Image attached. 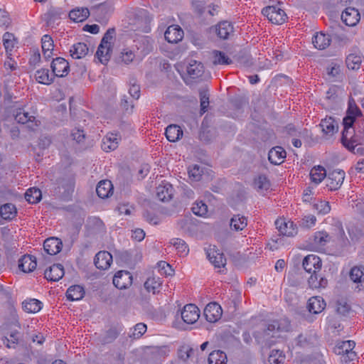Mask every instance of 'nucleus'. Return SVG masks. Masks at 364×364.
Listing matches in <instances>:
<instances>
[{"instance_id":"aec40b11","label":"nucleus","mask_w":364,"mask_h":364,"mask_svg":"<svg viewBox=\"0 0 364 364\" xmlns=\"http://www.w3.org/2000/svg\"><path fill=\"white\" fill-rule=\"evenodd\" d=\"M63 247L61 240L57 237L46 239L43 243L44 250L50 255H55L60 252Z\"/></svg>"},{"instance_id":"a18cd8bd","label":"nucleus","mask_w":364,"mask_h":364,"mask_svg":"<svg viewBox=\"0 0 364 364\" xmlns=\"http://www.w3.org/2000/svg\"><path fill=\"white\" fill-rule=\"evenodd\" d=\"M42 197L41 191L37 188H31L25 193L26 200L31 204L38 203Z\"/></svg>"},{"instance_id":"a19ab883","label":"nucleus","mask_w":364,"mask_h":364,"mask_svg":"<svg viewBox=\"0 0 364 364\" xmlns=\"http://www.w3.org/2000/svg\"><path fill=\"white\" fill-rule=\"evenodd\" d=\"M123 328L121 326H115L110 327L105 333L102 342L104 343H112L119 335Z\"/></svg>"},{"instance_id":"864d4df0","label":"nucleus","mask_w":364,"mask_h":364,"mask_svg":"<svg viewBox=\"0 0 364 364\" xmlns=\"http://www.w3.org/2000/svg\"><path fill=\"white\" fill-rule=\"evenodd\" d=\"M20 338V333L18 331H11L9 334V337H4L3 343L6 346L7 348H15Z\"/></svg>"},{"instance_id":"680f3d73","label":"nucleus","mask_w":364,"mask_h":364,"mask_svg":"<svg viewBox=\"0 0 364 364\" xmlns=\"http://www.w3.org/2000/svg\"><path fill=\"white\" fill-rule=\"evenodd\" d=\"M284 360V355L282 351L279 350H272L269 357L270 364H280Z\"/></svg>"},{"instance_id":"37998d69","label":"nucleus","mask_w":364,"mask_h":364,"mask_svg":"<svg viewBox=\"0 0 364 364\" xmlns=\"http://www.w3.org/2000/svg\"><path fill=\"white\" fill-rule=\"evenodd\" d=\"M270 187V182L264 175H260L254 181V188L257 192L263 193Z\"/></svg>"},{"instance_id":"4d7b16f0","label":"nucleus","mask_w":364,"mask_h":364,"mask_svg":"<svg viewBox=\"0 0 364 364\" xmlns=\"http://www.w3.org/2000/svg\"><path fill=\"white\" fill-rule=\"evenodd\" d=\"M327 74L329 79L333 80H338L341 78V68L340 65L336 63H331L329 67L327 68Z\"/></svg>"},{"instance_id":"603ef678","label":"nucleus","mask_w":364,"mask_h":364,"mask_svg":"<svg viewBox=\"0 0 364 364\" xmlns=\"http://www.w3.org/2000/svg\"><path fill=\"white\" fill-rule=\"evenodd\" d=\"M169 243L176 248L181 256L186 255L188 252V245L181 239L173 238L170 240Z\"/></svg>"},{"instance_id":"c756f323","label":"nucleus","mask_w":364,"mask_h":364,"mask_svg":"<svg viewBox=\"0 0 364 364\" xmlns=\"http://www.w3.org/2000/svg\"><path fill=\"white\" fill-rule=\"evenodd\" d=\"M331 42V36L322 32L317 33L312 39L314 46L319 50H324L328 48Z\"/></svg>"},{"instance_id":"7ed1b4c3","label":"nucleus","mask_w":364,"mask_h":364,"mask_svg":"<svg viewBox=\"0 0 364 364\" xmlns=\"http://www.w3.org/2000/svg\"><path fill=\"white\" fill-rule=\"evenodd\" d=\"M262 14L274 24H282L287 19V14L283 9L277 6H269L262 11Z\"/></svg>"},{"instance_id":"20e7f679","label":"nucleus","mask_w":364,"mask_h":364,"mask_svg":"<svg viewBox=\"0 0 364 364\" xmlns=\"http://www.w3.org/2000/svg\"><path fill=\"white\" fill-rule=\"evenodd\" d=\"M13 116L18 123H31L28 127L32 129L38 126V122L36 121V117L33 115L30 114L29 112H26L23 108H17L14 109L13 111Z\"/></svg>"},{"instance_id":"de8ad7c7","label":"nucleus","mask_w":364,"mask_h":364,"mask_svg":"<svg viewBox=\"0 0 364 364\" xmlns=\"http://www.w3.org/2000/svg\"><path fill=\"white\" fill-rule=\"evenodd\" d=\"M350 278L355 283L364 282V267L355 266L350 271Z\"/></svg>"},{"instance_id":"cd10ccee","label":"nucleus","mask_w":364,"mask_h":364,"mask_svg":"<svg viewBox=\"0 0 364 364\" xmlns=\"http://www.w3.org/2000/svg\"><path fill=\"white\" fill-rule=\"evenodd\" d=\"M186 71L191 78L196 79L203 75L204 67L200 62L191 60L186 68Z\"/></svg>"},{"instance_id":"13d9d810","label":"nucleus","mask_w":364,"mask_h":364,"mask_svg":"<svg viewBox=\"0 0 364 364\" xmlns=\"http://www.w3.org/2000/svg\"><path fill=\"white\" fill-rule=\"evenodd\" d=\"M146 325L144 323H139L136 324L132 330V332L129 334V337L133 339H138L141 338L146 331Z\"/></svg>"},{"instance_id":"6e6552de","label":"nucleus","mask_w":364,"mask_h":364,"mask_svg":"<svg viewBox=\"0 0 364 364\" xmlns=\"http://www.w3.org/2000/svg\"><path fill=\"white\" fill-rule=\"evenodd\" d=\"M203 314L208 322L215 323L221 318L223 310L218 303L211 302L205 306Z\"/></svg>"},{"instance_id":"c85d7f7f","label":"nucleus","mask_w":364,"mask_h":364,"mask_svg":"<svg viewBox=\"0 0 364 364\" xmlns=\"http://www.w3.org/2000/svg\"><path fill=\"white\" fill-rule=\"evenodd\" d=\"M89 52V48L85 43L78 42L72 46L70 53L73 58L80 59L85 57Z\"/></svg>"},{"instance_id":"4c0bfd02","label":"nucleus","mask_w":364,"mask_h":364,"mask_svg":"<svg viewBox=\"0 0 364 364\" xmlns=\"http://www.w3.org/2000/svg\"><path fill=\"white\" fill-rule=\"evenodd\" d=\"M16 214V208L12 203H6L0 207V215L4 220H11Z\"/></svg>"},{"instance_id":"774afa93","label":"nucleus","mask_w":364,"mask_h":364,"mask_svg":"<svg viewBox=\"0 0 364 364\" xmlns=\"http://www.w3.org/2000/svg\"><path fill=\"white\" fill-rule=\"evenodd\" d=\"M14 36L12 33L6 32L3 36L4 46L6 50H11L14 48Z\"/></svg>"},{"instance_id":"69168bd1","label":"nucleus","mask_w":364,"mask_h":364,"mask_svg":"<svg viewBox=\"0 0 364 364\" xmlns=\"http://www.w3.org/2000/svg\"><path fill=\"white\" fill-rule=\"evenodd\" d=\"M350 305L343 299L338 300L336 302V311L343 316H346L350 311Z\"/></svg>"},{"instance_id":"58836bf2","label":"nucleus","mask_w":364,"mask_h":364,"mask_svg":"<svg viewBox=\"0 0 364 364\" xmlns=\"http://www.w3.org/2000/svg\"><path fill=\"white\" fill-rule=\"evenodd\" d=\"M310 177L313 183L318 184L326 177V171L321 166H314L310 171Z\"/></svg>"},{"instance_id":"bb28decb","label":"nucleus","mask_w":364,"mask_h":364,"mask_svg":"<svg viewBox=\"0 0 364 364\" xmlns=\"http://www.w3.org/2000/svg\"><path fill=\"white\" fill-rule=\"evenodd\" d=\"M326 307V302L320 296H313L308 301L307 308L310 313L315 314L321 313Z\"/></svg>"},{"instance_id":"f3484780","label":"nucleus","mask_w":364,"mask_h":364,"mask_svg":"<svg viewBox=\"0 0 364 364\" xmlns=\"http://www.w3.org/2000/svg\"><path fill=\"white\" fill-rule=\"evenodd\" d=\"M112 262V255L107 251L99 252L95 257L94 263L97 269H107Z\"/></svg>"},{"instance_id":"0eeeda50","label":"nucleus","mask_w":364,"mask_h":364,"mask_svg":"<svg viewBox=\"0 0 364 364\" xmlns=\"http://www.w3.org/2000/svg\"><path fill=\"white\" fill-rule=\"evenodd\" d=\"M50 67L52 69V73L55 77L66 76L70 70L68 62L65 59L60 57L53 59Z\"/></svg>"},{"instance_id":"3c124183","label":"nucleus","mask_w":364,"mask_h":364,"mask_svg":"<svg viewBox=\"0 0 364 364\" xmlns=\"http://www.w3.org/2000/svg\"><path fill=\"white\" fill-rule=\"evenodd\" d=\"M213 55L214 65H230L232 63V60L222 51L214 50Z\"/></svg>"},{"instance_id":"a878e982","label":"nucleus","mask_w":364,"mask_h":364,"mask_svg":"<svg viewBox=\"0 0 364 364\" xmlns=\"http://www.w3.org/2000/svg\"><path fill=\"white\" fill-rule=\"evenodd\" d=\"M119 137L113 133L107 134L102 139V149L108 152L118 147Z\"/></svg>"},{"instance_id":"5701e85b","label":"nucleus","mask_w":364,"mask_h":364,"mask_svg":"<svg viewBox=\"0 0 364 364\" xmlns=\"http://www.w3.org/2000/svg\"><path fill=\"white\" fill-rule=\"evenodd\" d=\"M320 127H321L323 134L328 136L333 135L338 130V123L331 117L321 119Z\"/></svg>"},{"instance_id":"49530a36","label":"nucleus","mask_w":364,"mask_h":364,"mask_svg":"<svg viewBox=\"0 0 364 364\" xmlns=\"http://www.w3.org/2000/svg\"><path fill=\"white\" fill-rule=\"evenodd\" d=\"M111 47L100 43L96 52V56L100 62L105 64L110 58Z\"/></svg>"},{"instance_id":"2eb2a0df","label":"nucleus","mask_w":364,"mask_h":364,"mask_svg":"<svg viewBox=\"0 0 364 364\" xmlns=\"http://www.w3.org/2000/svg\"><path fill=\"white\" fill-rule=\"evenodd\" d=\"M341 18L346 26H354L359 22L360 16L357 9L348 7L342 13Z\"/></svg>"},{"instance_id":"7c9ffc66","label":"nucleus","mask_w":364,"mask_h":364,"mask_svg":"<svg viewBox=\"0 0 364 364\" xmlns=\"http://www.w3.org/2000/svg\"><path fill=\"white\" fill-rule=\"evenodd\" d=\"M215 32L221 39H228L233 33V26L230 22L224 21L220 22L215 27Z\"/></svg>"},{"instance_id":"423d86ee","label":"nucleus","mask_w":364,"mask_h":364,"mask_svg":"<svg viewBox=\"0 0 364 364\" xmlns=\"http://www.w3.org/2000/svg\"><path fill=\"white\" fill-rule=\"evenodd\" d=\"M345 178V172L343 170H333L327 176L326 186L330 191L338 190L342 185Z\"/></svg>"},{"instance_id":"ddd939ff","label":"nucleus","mask_w":364,"mask_h":364,"mask_svg":"<svg viewBox=\"0 0 364 364\" xmlns=\"http://www.w3.org/2000/svg\"><path fill=\"white\" fill-rule=\"evenodd\" d=\"M290 328V323L286 318H282L279 320L272 321L271 323H269L264 331L265 334L269 336L272 333V336L274 337L275 332L288 331Z\"/></svg>"},{"instance_id":"9d476101","label":"nucleus","mask_w":364,"mask_h":364,"mask_svg":"<svg viewBox=\"0 0 364 364\" xmlns=\"http://www.w3.org/2000/svg\"><path fill=\"white\" fill-rule=\"evenodd\" d=\"M207 257L216 268L225 267L226 259L215 246L209 247L206 250Z\"/></svg>"},{"instance_id":"8fccbe9b","label":"nucleus","mask_w":364,"mask_h":364,"mask_svg":"<svg viewBox=\"0 0 364 364\" xmlns=\"http://www.w3.org/2000/svg\"><path fill=\"white\" fill-rule=\"evenodd\" d=\"M247 225V218L240 215H235L230 220V227L237 231L243 230Z\"/></svg>"},{"instance_id":"a211bd4d","label":"nucleus","mask_w":364,"mask_h":364,"mask_svg":"<svg viewBox=\"0 0 364 364\" xmlns=\"http://www.w3.org/2000/svg\"><path fill=\"white\" fill-rule=\"evenodd\" d=\"M64 273L63 265L60 264H55L46 269L44 277L48 281L57 282L63 277Z\"/></svg>"},{"instance_id":"e433bc0d","label":"nucleus","mask_w":364,"mask_h":364,"mask_svg":"<svg viewBox=\"0 0 364 364\" xmlns=\"http://www.w3.org/2000/svg\"><path fill=\"white\" fill-rule=\"evenodd\" d=\"M85 290L80 285H73L70 287L66 291V296L68 300L78 301L83 298Z\"/></svg>"},{"instance_id":"09e8293b","label":"nucleus","mask_w":364,"mask_h":364,"mask_svg":"<svg viewBox=\"0 0 364 364\" xmlns=\"http://www.w3.org/2000/svg\"><path fill=\"white\" fill-rule=\"evenodd\" d=\"M362 63V57L354 53L349 54L346 59V63L348 69L358 70Z\"/></svg>"},{"instance_id":"6e6d98bb","label":"nucleus","mask_w":364,"mask_h":364,"mask_svg":"<svg viewBox=\"0 0 364 364\" xmlns=\"http://www.w3.org/2000/svg\"><path fill=\"white\" fill-rule=\"evenodd\" d=\"M226 355L220 351H214L210 353L208 357L209 364H225Z\"/></svg>"},{"instance_id":"052dcab7","label":"nucleus","mask_w":364,"mask_h":364,"mask_svg":"<svg viewBox=\"0 0 364 364\" xmlns=\"http://www.w3.org/2000/svg\"><path fill=\"white\" fill-rule=\"evenodd\" d=\"M313 208L318 214L323 215L328 213L331 210L328 202L325 200H318L317 203H314Z\"/></svg>"},{"instance_id":"9b49d317","label":"nucleus","mask_w":364,"mask_h":364,"mask_svg":"<svg viewBox=\"0 0 364 364\" xmlns=\"http://www.w3.org/2000/svg\"><path fill=\"white\" fill-rule=\"evenodd\" d=\"M302 265L306 272L315 273L321 271L322 263L319 257L309 255L304 258Z\"/></svg>"},{"instance_id":"393cba45","label":"nucleus","mask_w":364,"mask_h":364,"mask_svg":"<svg viewBox=\"0 0 364 364\" xmlns=\"http://www.w3.org/2000/svg\"><path fill=\"white\" fill-rule=\"evenodd\" d=\"M334 234L336 237L337 242L341 247H347L350 245V241L346 235L341 222L337 221L334 224Z\"/></svg>"},{"instance_id":"473e14b6","label":"nucleus","mask_w":364,"mask_h":364,"mask_svg":"<svg viewBox=\"0 0 364 364\" xmlns=\"http://www.w3.org/2000/svg\"><path fill=\"white\" fill-rule=\"evenodd\" d=\"M165 134L169 141L175 142L183 136V131L179 126L171 124L166 129Z\"/></svg>"},{"instance_id":"dca6fc26","label":"nucleus","mask_w":364,"mask_h":364,"mask_svg":"<svg viewBox=\"0 0 364 364\" xmlns=\"http://www.w3.org/2000/svg\"><path fill=\"white\" fill-rule=\"evenodd\" d=\"M275 225L280 235L292 237L297 232L293 222H286L284 219H277L275 221Z\"/></svg>"},{"instance_id":"338daca9","label":"nucleus","mask_w":364,"mask_h":364,"mask_svg":"<svg viewBox=\"0 0 364 364\" xmlns=\"http://www.w3.org/2000/svg\"><path fill=\"white\" fill-rule=\"evenodd\" d=\"M42 50H53L54 45L52 38L49 35H44L41 39Z\"/></svg>"},{"instance_id":"c03bdc74","label":"nucleus","mask_w":364,"mask_h":364,"mask_svg":"<svg viewBox=\"0 0 364 364\" xmlns=\"http://www.w3.org/2000/svg\"><path fill=\"white\" fill-rule=\"evenodd\" d=\"M22 307L27 313H36L41 309V302L35 299L26 300L22 303Z\"/></svg>"},{"instance_id":"bf43d9fd","label":"nucleus","mask_w":364,"mask_h":364,"mask_svg":"<svg viewBox=\"0 0 364 364\" xmlns=\"http://www.w3.org/2000/svg\"><path fill=\"white\" fill-rule=\"evenodd\" d=\"M188 173L190 178L193 181H198L201 178L203 168L198 165H193V166L188 167Z\"/></svg>"},{"instance_id":"f03ea898","label":"nucleus","mask_w":364,"mask_h":364,"mask_svg":"<svg viewBox=\"0 0 364 364\" xmlns=\"http://www.w3.org/2000/svg\"><path fill=\"white\" fill-rule=\"evenodd\" d=\"M75 181L71 176H64L57 179L54 193L55 195L67 198L74 191Z\"/></svg>"},{"instance_id":"412c9836","label":"nucleus","mask_w":364,"mask_h":364,"mask_svg":"<svg viewBox=\"0 0 364 364\" xmlns=\"http://www.w3.org/2000/svg\"><path fill=\"white\" fill-rule=\"evenodd\" d=\"M286 156V151L282 146L273 147L268 153V159L274 165L282 164Z\"/></svg>"},{"instance_id":"0e129e2a","label":"nucleus","mask_w":364,"mask_h":364,"mask_svg":"<svg viewBox=\"0 0 364 364\" xmlns=\"http://www.w3.org/2000/svg\"><path fill=\"white\" fill-rule=\"evenodd\" d=\"M330 240V236L326 232H318L314 235V242L318 245H325Z\"/></svg>"},{"instance_id":"1a4fd4ad","label":"nucleus","mask_w":364,"mask_h":364,"mask_svg":"<svg viewBox=\"0 0 364 364\" xmlns=\"http://www.w3.org/2000/svg\"><path fill=\"white\" fill-rule=\"evenodd\" d=\"M132 284V275L128 271H119L113 277V284L119 289L129 287Z\"/></svg>"},{"instance_id":"ea45409f","label":"nucleus","mask_w":364,"mask_h":364,"mask_svg":"<svg viewBox=\"0 0 364 364\" xmlns=\"http://www.w3.org/2000/svg\"><path fill=\"white\" fill-rule=\"evenodd\" d=\"M97 17L105 19L108 16L112 11V4L110 2H104L94 7Z\"/></svg>"},{"instance_id":"39448f33","label":"nucleus","mask_w":364,"mask_h":364,"mask_svg":"<svg viewBox=\"0 0 364 364\" xmlns=\"http://www.w3.org/2000/svg\"><path fill=\"white\" fill-rule=\"evenodd\" d=\"M181 316L185 323L193 324L199 318V309L195 304H186L181 312Z\"/></svg>"},{"instance_id":"4be33fe9","label":"nucleus","mask_w":364,"mask_h":364,"mask_svg":"<svg viewBox=\"0 0 364 364\" xmlns=\"http://www.w3.org/2000/svg\"><path fill=\"white\" fill-rule=\"evenodd\" d=\"M36 266V259L33 255H25L18 260V267L23 272H31Z\"/></svg>"},{"instance_id":"b1692460","label":"nucleus","mask_w":364,"mask_h":364,"mask_svg":"<svg viewBox=\"0 0 364 364\" xmlns=\"http://www.w3.org/2000/svg\"><path fill=\"white\" fill-rule=\"evenodd\" d=\"M173 188L171 184L166 183L156 188V196L161 201H168L172 198Z\"/></svg>"},{"instance_id":"5fc2aeb1","label":"nucleus","mask_w":364,"mask_h":364,"mask_svg":"<svg viewBox=\"0 0 364 364\" xmlns=\"http://www.w3.org/2000/svg\"><path fill=\"white\" fill-rule=\"evenodd\" d=\"M161 286V281L159 280V279H156L155 277L148 278L144 283V287L149 291H152L153 294H156V292H158L159 291Z\"/></svg>"},{"instance_id":"72a5a7b5","label":"nucleus","mask_w":364,"mask_h":364,"mask_svg":"<svg viewBox=\"0 0 364 364\" xmlns=\"http://www.w3.org/2000/svg\"><path fill=\"white\" fill-rule=\"evenodd\" d=\"M311 275L308 279V284L311 289L325 288L327 286V279L318 274V272L311 273Z\"/></svg>"},{"instance_id":"4468645a","label":"nucleus","mask_w":364,"mask_h":364,"mask_svg":"<svg viewBox=\"0 0 364 364\" xmlns=\"http://www.w3.org/2000/svg\"><path fill=\"white\" fill-rule=\"evenodd\" d=\"M136 30L148 33L150 31L149 23L151 21V18L149 15V12L146 10L141 9L136 14Z\"/></svg>"},{"instance_id":"e2e57ef3","label":"nucleus","mask_w":364,"mask_h":364,"mask_svg":"<svg viewBox=\"0 0 364 364\" xmlns=\"http://www.w3.org/2000/svg\"><path fill=\"white\" fill-rule=\"evenodd\" d=\"M193 213L198 216H203L208 212V206L202 201L196 202L192 207Z\"/></svg>"},{"instance_id":"f704fd0d","label":"nucleus","mask_w":364,"mask_h":364,"mask_svg":"<svg viewBox=\"0 0 364 364\" xmlns=\"http://www.w3.org/2000/svg\"><path fill=\"white\" fill-rule=\"evenodd\" d=\"M35 77L39 83L50 85L53 82L55 75L53 73L50 74L48 69L42 68L36 72Z\"/></svg>"},{"instance_id":"f257e3e1","label":"nucleus","mask_w":364,"mask_h":364,"mask_svg":"<svg viewBox=\"0 0 364 364\" xmlns=\"http://www.w3.org/2000/svg\"><path fill=\"white\" fill-rule=\"evenodd\" d=\"M344 129L342 132L341 143L350 151L355 153V148L363 144V139L355 134L353 125L348 126L343 123Z\"/></svg>"},{"instance_id":"2f4dec72","label":"nucleus","mask_w":364,"mask_h":364,"mask_svg":"<svg viewBox=\"0 0 364 364\" xmlns=\"http://www.w3.org/2000/svg\"><path fill=\"white\" fill-rule=\"evenodd\" d=\"M90 16V11L86 7L76 8L69 13V18L74 22H82Z\"/></svg>"},{"instance_id":"79ce46f5","label":"nucleus","mask_w":364,"mask_h":364,"mask_svg":"<svg viewBox=\"0 0 364 364\" xmlns=\"http://www.w3.org/2000/svg\"><path fill=\"white\" fill-rule=\"evenodd\" d=\"M355 342L353 341H345L339 342L333 348V351L337 355H345L355 347Z\"/></svg>"},{"instance_id":"c9c22d12","label":"nucleus","mask_w":364,"mask_h":364,"mask_svg":"<svg viewBox=\"0 0 364 364\" xmlns=\"http://www.w3.org/2000/svg\"><path fill=\"white\" fill-rule=\"evenodd\" d=\"M112 190V184L110 181L103 180L98 183L96 188V193L101 198L109 197Z\"/></svg>"},{"instance_id":"6ab92c4d","label":"nucleus","mask_w":364,"mask_h":364,"mask_svg":"<svg viewBox=\"0 0 364 364\" xmlns=\"http://www.w3.org/2000/svg\"><path fill=\"white\" fill-rule=\"evenodd\" d=\"M183 36V31L178 26L172 25L168 27L164 33L165 39L171 43H176Z\"/></svg>"},{"instance_id":"f8f14e48","label":"nucleus","mask_w":364,"mask_h":364,"mask_svg":"<svg viewBox=\"0 0 364 364\" xmlns=\"http://www.w3.org/2000/svg\"><path fill=\"white\" fill-rule=\"evenodd\" d=\"M360 116H362L361 110L357 106L355 100L353 98H350L346 116L343 118V123H346L348 126H350L354 124L356 117Z\"/></svg>"}]
</instances>
